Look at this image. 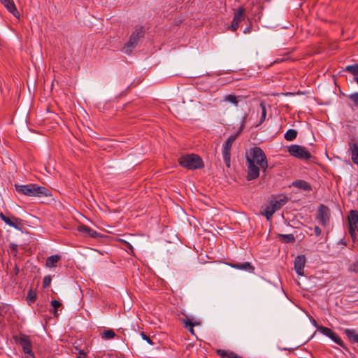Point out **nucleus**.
<instances>
[{
	"mask_svg": "<svg viewBox=\"0 0 358 358\" xmlns=\"http://www.w3.org/2000/svg\"><path fill=\"white\" fill-rule=\"evenodd\" d=\"M247 176L248 181L259 176L260 169L265 173L268 168V160L264 150L258 146L250 148L246 155Z\"/></svg>",
	"mask_w": 358,
	"mask_h": 358,
	"instance_id": "1",
	"label": "nucleus"
},
{
	"mask_svg": "<svg viewBox=\"0 0 358 358\" xmlns=\"http://www.w3.org/2000/svg\"><path fill=\"white\" fill-rule=\"evenodd\" d=\"M16 191L23 195L29 196H46L48 195V189L36 184L15 185Z\"/></svg>",
	"mask_w": 358,
	"mask_h": 358,
	"instance_id": "2",
	"label": "nucleus"
},
{
	"mask_svg": "<svg viewBox=\"0 0 358 358\" xmlns=\"http://www.w3.org/2000/svg\"><path fill=\"white\" fill-rule=\"evenodd\" d=\"M178 164L188 170H195L203 168L204 164L202 158L196 154H186L180 157Z\"/></svg>",
	"mask_w": 358,
	"mask_h": 358,
	"instance_id": "3",
	"label": "nucleus"
},
{
	"mask_svg": "<svg viewBox=\"0 0 358 358\" xmlns=\"http://www.w3.org/2000/svg\"><path fill=\"white\" fill-rule=\"evenodd\" d=\"M145 29L143 27H138L131 34L129 41L124 45V51L127 54H130L133 49L136 47L139 40L144 37Z\"/></svg>",
	"mask_w": 358,
	"mask_h": 358,
	"instance_id": "4",
	"label": "nucleus"
},
{
	"mask_svg": "<svg viewBox=\"0 0 358 358\" xmlns=\"http://www.w3.org/2000/svg\"><path fill=\"white\" fill-rule=\"evenodd\" d=\"M17 342L22 347L24 358H35L34 353L32 350V343L29 336L20 334Z\"/></svg>",
	"mask_w": 358,
	"mask_h": 358,
	"instance_id": "5",
	"label": "nucleus"
},
{
	"mask_svg": "<svg viewBox=\"0 0 358 358\" xmlns=\"http://www.w3.org/2000/svg\"><path fill=\"white\" fill-rule=\"evenodd\" d=\"M287 151L289 154L298 159H310L312 157L311 154L303 146L293 144L288 147Z\"/></svg>",
	"mask_w": 358,
	"mask_h": 358,
	"instance_id": "6",
	"label": "nucleus"
},
{
	"mask_svg": "<svg viewBox=\"0 0 358 358\" xmlns=\"http://www.w3.org/2000/svg\"><path fill=\"white\" fill-rule=\"evenodd\" d=\"M238 136V133L232 135L228 138L227 141L223 145L222 148V156L223 160L227 167L230 166L231 162V149L234 142L236 141Z\"/></svg>",
	"mask_w": 358,
	"mask_h": 358,
	"instance_id": "7",
	"label": "nucleus"
},
{
	"mask_svg": "<svg viewBox=\"0 0 358 358\" xmlns=\"http://www.w3.org/2000/svg\"><path fill=\"white\" fill-rule=\"evenodd\" d=\"M330 209L324 204H320L317 208L316 220L322 226H327L330 220Z\"/></svg>",
	"mask_w": 358,
	"mask_h": 358,
	"instance_id": "8",
	"label": "nucleus"
},
{
	"mask_svg": "<svg viewBox=\"0 0 358 358\" xmlns=\"http://www.w3.org/2000/svg\"><path fill=\"white\" fill-rule=\"evenodd\" d=\"M245 9L243 6L238 7L234 10V15L229 29L232 31H236L239 27L241 21L245 18Z\"/></svg>",
	"mask_w": 358,
	"mask_h": 358,
	"instance_id": "9",
	"label": "nucleus"
},
{
	"mask_svg": "<svg viewBox=\"0 0 358 358\" xmlns=\"http://www.w3.org/2000/svg\"><path fill=\"white\" fill-rule=\"evenodd\" d=\"M0 218L6 224L14 227L17 229H20L22 226L21 220L18 217L15 216L7 217L2 212L0 213Z\"/></svg>",
	"mask_w": 358,
	"mask_h": 358,
	"instance_id": "10",
	"label": "nucleus"
},
{
	"mask_svg": "<svg viewBox=\"0 0 358 358\" xmlns=\"http://www.w3.org/2000/svg\"><path fill=\"white\" fill-rule=\"evenodd\" d=\"M306 261L305 255H298L295 257L294 261V270L298 275H303Z\"/></svg>",
	"mask_w": 358,
	"mask_h": 358,
	"instance_id": "11",
	"label": "nucleus"
},
{
	"mask_svg": "<svg viewBox=\"0 0 358 358\" xmlns=\"http://www.w3.org/2000/svg\"><path fill=\"white\" fill-rule=\"evenodd\" d=\"M348 220L350 224L349 231L352 237L355 236V231L354 227H357L358 223V211L355 210H351L348 216Z\"/></svg>",
	"mask_w": 358,
	"mask_h": 358,
	"instance_id": "12",
	"label": "nucleus"
},
{
	"mask_svg": "<svg viewBox=\"0 0 358 358\" xmlns=\"http://www.w3.org/2000/svg\"><path fill=\"white\" fill-rule=\"evenodd\" d=\"M231 268L243 270L248 271L249 273H253L255 271V267L250 262H243V263H231L229 264Z\"/></svg>",
	"mask_w": 358,
	"mask_h": 358,
	"instance_id": "13",
	"label": "nucleus"
},
{
	"mask_svg": "<svg viewBox=\"0 0 358 358\" xmlns=\"http://www.w3.org/2000/svg\"><path fill=\"white\" fill-rule=\"evenodd\" d=\"M1 3L4 6L8 12L12 13L15 17H19L20 13L13 0H0Z\"/></svg>",
	"mask_w": 358,
	"mask_h": 358,
	"instance_id": "14",
	"label": "nucleus"
},
{
	"mask_svg": "<svg viewBox=\"0 0 358 358\" xmlns=\"http://www.w3.org/2000/svg\"><path fill=\"white\" fill-rule=\"evenodd\" d=\"M78 231L92 238H97L100 236V234L96 231L85 224L79 225L78 227Z\"/></svg>",
	"mask_w": 358,
	"mask_h": 358,
	"instance_id": "15",
	"label": "nucleus"
},
{
	"mask_svg": "<svg viewBox=\"0 0 358 358\" xmlns=\"http://www.w3.org/2000/svg\"><path fill=\"white\" fill-rule=\"evenodd\" d=\"M288 202V198L286 196H282L281 198L277 200H271L270 205L275 211L280 209L284 205Z\"/></svg>",
	"mask_w": 358,
	"mask_h": 358,
	"instance_id": "16",
	"label": "nucleus"
},
{
	"mask_svg": "<svg viewBox=\"0 0 358 358\" xmlns=\"http://www.w3.org/2000/svg\"><path fill=\"white\" fill-rule=\"evenodd\" d=\"M216 354L219 355L221 358H243L242 357L238 355L234 352L231 350H225L222 349L216 350Z\"/></svg>",
	"mask_w": 358,
	"mask_h": 358,
	"instance_id": "17",
	"label": "nucleus"
},
{
	"mask_svg": "<svg viewBox=\"0 0 358 358\" xmlns=\"http://www.w3.org/2000/svg\"><path fill=\"white\" fill-rule=\"evenodd\" d=\"M292 185L296 188L305 190L311 191L312 187L310 183L303 180H297L292 182Z\"/></svg>",
	"mask_w": 358,
	"mask_h": 358,
	"instance_id": "18",
	"label": "nucleus"
},
{
	"mask_svg": "<svg viewBox=\"0 0 358 358\" xmlns=\"http://www.w3.org/2000/svg\"><path fill=\"white\" fill-rule=\"evenodd\" d=\"M345 334L348 339L352 343H358V334L354 329H345Z\"/></svg>",
	"mask_w": 358,
	"mask_h": 358,
	"instance_id": "19",
	"label": "nucleus"
},
{
	"mask_svg": "<svg viewBox=\"0 0 358 358\" xmlns=\"http://www.w3.org/2000/svg\"><path fill=\"white\" fill-rule=\"evenodd\" d=\"M183 323L185 324V326L189 327L188 330L191 333V334L194 335V327L200 325V322L195 321L193 322L188 316H185V319H182Z\"/></svg>",
	"mask_w": 358,
	"mask_h": 358,
	"instance_id": "20",
	"label": "nucleus"
},
{
	"mask_svg": "<svg viewBox=\"0 0 358 358\" xmlns=\"http://www.w3.org/2000/svg\"><path fill=\"white\" fill-rule=\"evenodd\" d=\"M60 259L61 257L59 255H51L47 258L45 266L48 268H55Z\"/></svg>",
	"mask_w": 358,
	"mask_h": 358,
	"instance_id": "21",
	"label": "nucleus"
},
{
	"mask_svg": "<svg viewBox=\"0 0 358 358\" xmlns=\"http://www.w3.org/2000/svg\"><path fill=\"white\" fill-rule=\"evenodd\" d=\"M241 96H235L234 94L225 95L223 97V101H228L234 104L235 106H238V103L241 100Z\"/></svg>",
	"mask_w": 358,
	"mask_h": 358,
	"instance_id": "22",
	"label": "nucleus"
},
{
	"mask_svg": "<svg viewBox=\"0 0 358 358\" xmlns=\"http://www.w3.org/2000/svg\"><path fill=\"white\" fill-rule=\"evenodd\" d=\"M278 237L279 238L280 241H281L283 243H294L296 241L294 236L292 234H278Z\"/></svg>",
	"mask_w": 358,
	"mask_h": 358,
	"instance_id": "23",
	"label": "nucleus"
},
{
	"mask_svg": "<svg viewBox=\"0 0 358 358\" xmlns=\"http://www.w3.org/2000/svg\"><path fill=\"white\" fill-rule=\"evenodd\" d=\"M115 336V332L111 329L104 330L103 332L101 333V337L103 340H110L114 338Z\"/></svg>",
	"mask_w": 358,
	"mask_h": 358,
	"instance_id": "24",
	"label": "nucleus"
},
{
	"mask_svg": "<svg viewBox=\"0 0 358 358\" xmlns=\"http://www.w3.org/2000/svg\"><path fill=\"white\" fill-rule=\"evenodd\" d=\"M298 132L296 130L290 129L287 131L285 134V139L287 141H292L296 139L297 137Z\"/></svg>",
	"mask_w": 358,
	"mask_h": 358,
	"instance_id": "25",
	"label": "nucleus"
},
{
	"mask_svg": "<svg viewBox=\"0 0 358 358\" xmlns=\"http://www.w3.org/2000/svg\"><path fill=\"white\" fill-rule=\"evenodd\" d=\"M71 352L76 355L77 358H87V353L82 349H80L78 346H73L71 348Z\"/></svg>",
	"mask_w": 358,
	"mask_h": 358,
	"instance_id": "26",
	"label": "nucleus"
},
{
	"mask_svg": "<svg viewBox=\"0 0 358 358\" xmlns=\"http://www.w3.org/2000/svg\"><path fill=\"white\" fill-rule=\"evenodd\" d=\"M344 71L352 73L355 77H358V64L348 65Z\"/></svg>",
	"mask_w": 358,
	"mask_h": 358,
	"instance_id": "27",
	"label": "nucleus"
},
{
	"mask_svg": "<svg viewBox=\"0 0 358 358\" xmlns=\"http://www.w3.org/2000/svg\"><path fill=\"white\" fill-rule=\"evenodd\" d=\"M37 298V294L36 291L33 289H29L27 296V303L31 305L34 303Z\"/></svg>",
	"mask_w": 358,
	"mask_h": 358,
	"instance_id": "28",
	"label": "nucleus"
},
{
	"mask_svg": "<svg viewBox=\"0 0 358 358\" xmlns=\"http://www.w3.org/2000/svg\"><path fill=\"white\" fill-rule=\"evenodd\" d=\"M275 213V211L273 210V208L270 205L265 208L262 215H264L267 220H270Z\"/></svg>",
	"mask_w": 358,
	"mask_h": 358,
	"instance_id": "29",
	"label": "nucleus"
},
{
	"mask_svg": "<svg viewBox=\"0 0 358 358\" xmlns=\"http://www.w3.org/2000/svg\"><path fill=\"white\" fill-rule=\"evenodd\" d=\"M51 306L53 308L52 314L55 317H58L57 309L62 306V303L57 300H52L51 301Z\"/></svg>",
	"mask_w": 358,
	"mask_h": 358,
	"instance_id": "30",
	"label": "nucleus"
},
{
	"mask_svg": "<svg viewBox=\"0 0 358 358\" xmlns=\"http://www.w3.org/2000/svg\"><path fill=\"white\" fill-rule=\"evenodd\" d=\"M334 342H335L336 344H338L339 346L343 348L344 350H348V348L345 346L344 342L341 338V337L336 333L334 336V337L331 339Z\"/></svg>",
	"mask_w": 358,
	"mask_h": 358,
	"instance_id": "31",
	"label": "nucleus"
},
{
	"mask_svg": "<svg viewBox=\"0 0 358 358\" xmlns=\"http://www.w3.org/2000/svg\"><path fill=\"white\" fill-rule=\"evenodd\" d=\"M317 330L322 333L323 335L326 336H328L329 334L331 333V331H332L331 329L328 328V327H324V326H320V327H317Z\"/></svg>",
	"mask_w": 358,
	"mask_h": 358,
	"instance_id": "32",
	"label": "nucleus"
},
{
	"mask_svg": "<svg viewBox=\"0 0 358 358\" xmlns=\"http://www.w3.org/2000/svg\"><path fill=\"white\" fill-rule=\"evenodd\" d=\"M348 98L354 103L355 106L358 108V92L350 94Z\"/></svg>",
	"mask_w": 358,
	"mask_h": 358,
	"instance_id": "33",
	"label": "nucleus"
},
{
	"mask_svg": "<svg viewBox=\"0 0 358 358\" xmlns=\"http://www.w3.org/2000/svg\"><path fill=\"white\" fill-rule=\"evenodd\" d=\"M260 106L262 108V116H261L259 124L263 123V122L265 120L266 116V107H265L264 104L262 103L260 104Z\"/></svg>",
	"mask_w": 358,
	"mask_h": 358,
	"instance_id": "34",
	"label": "nucleus"
},
{
	"mask_svg": "<svg viewBox=\"0 0 358 358\" xmlns=\"http://www.w3.org/2000/svg\"><path fill=\"white\" fill-rule=\"evenodd\" d=\"M52 278L50 275H45L43 280V287H48L51 284Z\"/></svg>",
	"mask_w": 358,
	"mask_h": 358,
	"instance_id": "35",
	"label": "nucleus"
},
{
	"mask_svg": "<svg viewBox=\"0 0 358 358\" xmlns=\"http://www.w3.org/2000/svg\"><path fill=\"white\" fill-rule=\"evenodd\" d=\"M140 335L143 340L147 341L148 343L151 345H155L154 342L150 339V338L148 337L143 331H142Z\"/></svg>",
	"mask_w": 358,
	"mask_h": 358,
	"instance_id": "36",
	"label": "nucleus"
},
{
	"mask_svg": "<svg viewBox=\"0 0 358 358\" xmlns=\"http://www.w3.org/2000/svg\"><path fill=\"white\" fill-rule=\"evenodd\" d=\"M350 271L358 273V260L351 266Z\"/></svg>",
	"mask_w": 358,
	"mask_h": 358,
	"instance_id": "37",
	"label": "nucleus"
},
{
	"mask_svg": "<svg viewBox=\"0 0 358 358\" xmlns=\"http://www.w3.org/2000/svg\"><path fill=\"white\" fill-rule=\"evenodd\" d=\"M314 231L317 236H320L322 234V230L320 229V228L319 227H317V226L315 227Z\"/></svg>",
	"mask_w": 358,
	"mask_h": 358,
	"instance_id": "38",
	"label": "nucleus"
},
{
	"mask_svg": "<svg viewBox=\"0 0 358 358\" xmlns=\"http://www.w3.org/2000/svg\"><path fill=\"white\" fill-rule=\"evenodd\" d=\"M252 31V27H247L246 28H245V29L243 30V33L244 34H249Z\"/></svg>",
	"mask_w": 358,
	"mask_h": 358,
	"instance_id": "39",
	"label": "nucleus"
},
{
	"mask_svg": "<svg viewBox=\"0 0 358 358\" xmlns=\"http://www.w3.org/2000/svg\"><path fill=\"white\" fill-rule=\"evenodd\" d=\"M311 323L317 329V327H320V325L317 324L316 320L313 318L310 320Z\"/></svg>",
	"mask_w": 358,
	"mask_h": 358,
	"instance_id": "40",
	"label": "nucleus"
},
{
	"mask_svg": "<svg viewBox=\"0 0 358 358\" xmlns=\"http://www.w3.org/2000/svg\"><path fill=\"white\" fill-rule=\"evenodd\" d=\"M125 245H126L127 248L128 249H129L133 252V247H132V245L129 243H128L127 241H125Z\"/></svg>",
	"mask_w": 358,
	"mask_h": 358,
	"instance_id": "41",
	"label": "nucleus"
},
{
	"mask_svg": "<svg viewBox=\"0 0 358 358\" xmlns=\"http://www.w3.org/2000/svg\"><path fill=\"white\" fill-rule=\"evenodd\" d=\"M335 334L336 333L332 330L327 337H329L330 339H332Z\"/></svg>",
	"mask_w": 358,
	"mask_h": 358,
	"instance_id": "42",
	"label": "nucleus"
},
{
	"mask_svg": "<svg viewBox=\"0 0 358 358\" xmlns=\"http://www.w3.org/2000/svg\"><path fill=\"white\" fill-rule=\"evenodd\" d=\"M335 334L336 333L332 330L327 337H329L330 339H332Z\"/></svg>",
	"mask_w": 358,
	"mask_h": 358,
	"instance_id": "43",
	"label": "nucleus"
},
{
	"mask_svg": "<svg viewBox=\"0 0 358 358\" xmlns=\"http://www.w3.org/2000/svg\"><path fill=\"white\" fill-rule=\"evenodd\" d=\"M354 80L358 84V77H355Z\"/></svg>",
	"mask_w": 358,
	"mask_h": 358,
	"instance_id": "44",
	"label": "nucleus"
},
{
	"mask_svg": "<svg viewBox=\"0 0 358 358\" xmlns=\"http://www.w3.org/2000/svg\"><path fill=\"white\" fill-rule=\"evenodd\" d=\"M356 228L357 231H358V222H357V227H354V229Z\"/></svg>",
	"mask_w": 358,
	"mask_h": 358,
	"instance_id": "45",
	"label": "nucleus"
}]
</instances>
